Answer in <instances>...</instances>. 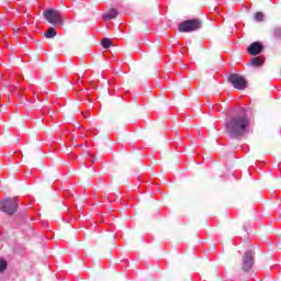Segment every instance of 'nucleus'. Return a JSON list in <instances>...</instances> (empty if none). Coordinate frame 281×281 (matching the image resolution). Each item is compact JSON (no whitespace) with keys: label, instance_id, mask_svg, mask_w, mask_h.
<instances>
[{"label":"nucleus","instance_id":"1","mask_svg":"<svg viewBox=\"0 0 281 281\" xmlns=\"http://www.w3.org/2000/svg\"><path fill=\"white\" fill-rule=\"evenodd\" d=\"M249 126H251V121L246 115H234L231 116L225 123V133L233 137V139H238V137H244L249 133Z\"/></svg>","mask_w":281,"mask_h":281},{"label":"nucleus","instance_id":"2","mask_svg":"<svg viewBox=\"0 0 281 281\" xmlns=\"http://www.w3.org/2000/svg\"><path fill=\"white\" fill-rule=\"evenodd\" d=\"M201 27H203V20L192 19V20H186L182 23H180L178 26V31L190 33V32H196V30H201Z\"/></svg>","mask_w":281,"mask_h":281},{"label":"nucleus","instance_id":"3","mask_svg":"<svg viewBox=\"0 0 281 281\" xmlns=\"http://www.w3.org/2000/svg\"><path fill=\"white\" fill-rule=\"evenodd\" d=\"M0 210L9 216L16 214V210H19V203H16V199H7L0 202Z\"/></svg>","mask_w":281,"mask_h":281},{"label":"nucleus","instance_id":"4","mask_svg":"<svg viewBox=\"0 0 281 281\" xmlns=\"http://www.w3.org/2000/svg\"><path fill=\"white\" fill-rule=\"evenodd\" d=\"M43 16L52 25H63V18L60 16V12L58 10L48 9L44 11Z\"/></svg>","mask_w":281,"mask_h":281},{"label":"nucleus","instance_id":"5","mask_svg":"<svg viewBox=\"0 0 281 281\" xmlns=\"http://www.w3.org/2000/svg\"><path fill=\"white\" fill-rule=\"evenodd\" d=\"M228 82H231L233 85V87L235 89H238L239 91H243L245 89H247L248 83H247V79H245V77H243L239 74H233L228 77Z\"/></svg>","mask_w":281,"mask_h":281},{"label":"nucleus","instance_id":"6","mask_svg":"<svg viewBox=\"0 0 281 281\" xmlns=\"http://www.w3.org/2000/svg\"><path fill=\"white\" fill-rule=\"evenodd\" d=\"M254 267V250H247L243 256V271H251Z\"/></svg>","mask_w":281,"mask_h":281},{"label":"nucleus","instance_id":"7","mask_svg":"<svg viewBox=\"0 0 281 281\" xmlns=\"http://www.w3.org/2000/svg\"><path fill=\"white\" fill-rule=\"evenodd\" d=\"M265 49V46L260 42L251 43L248 47V54L250 56H258L259 54H262V50Z\"/></svg>","mask_w":281,"mask_h":281},{"label":"nucleus","instance_id":"8","mask_svg":"<svg viewBox=\"0 0 281 281\" xmlns=\"http://www.w3.org/2000/svg\"><path fill=\"white\" fill-rule=\"evenodd\" d=\"M262 65H265V60L260 57H252L248 63L249 67H262Z\"/></svg>","mask_w":281,"mask_h":281},{"label":"nucleus","instance_id":"9","mask_svg":"<svg viewBox=\"0 0 281 281\" xmlns=\"http://www.w3.org/2000/svg\"><path fill=\"white\" fill-rule=\"evenodd\" d=\"M117 18V10L110 9L108 13L103 14L104 21H111Z\"/></svg>","mask_w":281,"mask_h":281},{"label":"nucleus","instance_id":"10","mask_svg":"<svg viewBox=\"0 0 281 281\" xmlns=\"http://www.w3.org/2000/svg\"><path fill=\"white\" fill-rule=\"evenodd\" d=\"M57 32H56V29H54V27H49L48 30H47V32L44 34V36H45V38H55V36H57Z\"/></svg>","mask_w":281,"mask_h":281},{"label":"nucleus","instance_id":"11","mask_svg":"<svg viewBox=\"0 0 281 281\" xmlns=\"http://www.w3.org/2000/svg\"><path fill=\"white\" fill-rule=\"evenodd\" d=\"M101 44H102V47H104V49H109V47H111V45H113L111 43V40L106 38V37L102 40Z\"/></svg>","mask_w":281,"mask_h":281},{"label":"nucleus","instance_id":"12","mask_svg":"<svg viewBox=\"0 0 281 281\" xmlns=\"http://www.w3.org/2000/svg\"><path fill=\"white\" fill-rule=\"evenodd\" d=\"M8 269V261L5 259L0 258V273H3Z\"/></svg>","mask_w":281,"mask_h":281},{"label":"nucleus","instance_id":"13","mask_svg":"<svg viewBox=\"0 0 281 281\" xmlns=\"http://www.w3.org/2000/svg\"><path fill=\"white\" fill-rule=\"evenodd\" d=\"M273 38H277V41H280V38H281V27H276L273 30Z\"/></svg>","mask_w":281,"mask_h":281},{"label":"nucleus","instance_id":"14","mask_svg":"<svg viewBox=\"0 0 281 281\" xmlns=\"http://www.w3.org/2000/svg\"><path fill=\"white\" fill-rule=\"evenodd\" d=\"M255 20L258 22L265 21V14L262 12L255 13Z\"/></svg>","mask_w":281,"mask_h":281},{"label":"nucleus","instance_id":"15","mask_svg":"<svg viewBox=\"0 0 281 281\" xmlns=\"http://www.w3.org/2000/svg\"><path fill=\"white\" fill-rule=\"evenodd\" d=\"M276 186L277 188H281V178L278 181H276Z\"/></svg>","mask_w":281,"mask_h":281},{"label":"nucleus","instance_id":"16","mask_svg":"<svg viewBox=\"0 0 281 281\" xmlns=\"http://www.w3.org/2000/svg\"><path fill=\"white\" fill-rule=\"evenodd\" d=\"M83 117H89V115H88V114H86V115H83Z\"/></svg>","mask_w":281,"mask_h":281},{"label":"nucleus","instance_id":"17","mask_svg":"<svg viewBox=\"0 0 281 281\" xmlns=\"http://www.w3.org/2000/svg\"><path fill=\"white\" fill-rule=\"evenodd\" d=\"M83 117H89V115H88V114H86V115H83Z\"/></svg>","mask_w":281,"mask_h":281},{"label":"nucleus","instance_id":"18","mask_svg":"<svg viewBox=\"0 0 281 281\" xmlns=\"http://www.w3.org/2000/svg\"><path fill=\"white\" fill-rule=\"evenodd\" d=\"M75 111H78V108H75Z\"/></svg>","mask_w":281,"mask_h":281},{"label":"nucleus","instance_id":"19","mask_svg":"<svg viewBox=\"0 0 281 281\" xmlns=\"http://www.w3.org/2000/svg\"><path fill=\"white\" fill-rule=\"evenodd\" d=\"M67 117L69 119V117H71V116L67 115Z\"/></svg>","mask_w":281,"mask_h":281},{"label":"nucleus","instance_id":"20","mask_svg":"<svg viewBox=\"0 0 281 281\" xmlns=\"http://www.w3.org/2000/svg\"><path fill=\"white\" fill-rule=\"evenodd\" d=\"M23 48H25V45L24 46H22Z\"/></svg>","mask_w":281,"mask_h":281}]
</instances>
